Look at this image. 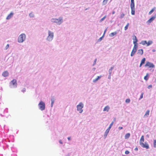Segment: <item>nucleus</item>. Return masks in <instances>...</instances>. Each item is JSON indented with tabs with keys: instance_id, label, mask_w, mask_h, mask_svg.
Instances as JSON below:
<instances>
[{
	"instance_id": "nucleus-1",
	"label": "nucleus",
	"mask_w": 156,
	"mask_h": 156,
	"mask_svg": "<svg viewBox=\"0 0 156 156\" xmlns=\"http://www.w3.org/2000/svg\"><path fill=\"white\" fill-rule=\"evenodd\" d=\"M51 22L52 23H55L57 25H60L63 22V17L60 16L58 18H52L51 20Z\"/></svg>"
},
{
	"instance_id": "nucleus-2",
	"label": "nucleus",
	"mask_w": 156,
	"mask_h": 156,
	"mask_svg": "<svg viewBox=\"0 0 156 156\" xmlns=\"http://www.w3.org/2000/svg\"><path fill=\"white\" fill-rule=\"evenodd\" d=\"M48 36L46 38V40L48 42H51L54 37V32L50 30H48Z\"/></svg>"
},
{
	"instance_id": "nucleus-3",
	"label": "nucleus",
	"mask_w": 156,
	"mask_h": 156,
	"mask_svg": "<svg viewBox=\"0 0 156 156\" xmlns=\"http://www.w3.org/2000/svg\"><path fill=\"white\" fill-rule=\"evenodd\" d=\"M26 39V34L24 33L22 34L18 37V42L19 43H22L25 41Z\"/></svg>"
},
{
	"instance_id": "nucleus-4",
	"label": "nucleus",
	"mask_w": 156,
	"mask_h": 156,
	"mask_svg": "<svg viewBox=\"0 0 156 156\" xmlns=\"http://www.w3.org/2000/svg\"><path fill=\"white\" fill-rule=\"evenodd\" d=\"M17 86V81L15 79H14L12 80L9 83V87L11 88H15Z\"/></svg>"
},
{
	"instance_id": "nucleus-5",
	"label": "nucleus",
	"mask_w": 156,
	"mask_h": 156,
	"mask_svg": "<svg viewBox=\"0 0 156 156\" xmlns=\"http://www.w3.org/2000/svg\"><path fill=\"white\" fill-rule=\"evenodd\" d=\"M84 106L82 102H80L79 104L76 106L77 110V111H79L80 113H82L83 112L82 108H83Z\"/></svg>"
},
{
	"instance_id": "nucleus-6",
	"label": "nucleus",
	"mask_w": 156,
	"mask_h": 156,
	"mask_svg": "<svg viewBox=\"0 0 156 156\" xmlns=\"http://www.w3.org/2000/svg\"><path fill=\"white\" fill-rule=\"evenodd\" d=\"M45 104L42 101H41L38 105L39 109L41 111H43L45 109Z\"/></svg>"
},
{
	"instance_id": "nucleus-7",
	"label": "nucleus",
	"mask_w": 156,
	"mask_h": 156,
	"mask_svg": "<svg viewBox=\"0 0 156 156\" xmlns=\"http://www.w3.org/2000/svg\"><path fill=\"white\" fill-rule=\"evenodd\" d=\"M137 45H134V46L133 48V49L131 54L130 55L132 57L134 55V54H135V53H136L137 50Z\"/></svg>"
},
{
	"instance_id": "nucleus-8",
	"label": "nucleus",
	"mask_w": 156,
	"mask_h": 156,
	"mask_svg": "<svg viewBox=\"0 0 156 156\" xmlns=\"http://www.w3.org/2000/svg\"><path fill=\"white\" fill-rule=\"evenodd\" d=\"M144 66L145 67H148L149 68H154L155 66L153 63L149 62L147 61Z\"/></svg>"
},
{
	"instance_id": "nucleus-9",
	"label": "nucleus",
	"mask_w": 156,
	"mask_h": 156,
	"mask_svg": "<svg viewBox=\"0 0 156 156\" xmlns=\"http://www.w3.org/2000/svg\"><path fill=\"white\" fill-rule=\"evenodd\" d=\"M133 43L134 45H137V42L138 41V39L134 34H133Z\"/></svg>"
},
{
	"instance_id": "nucleus-10",
	"label": "nucleus",
	"mask_w": 156,
	"mask_h": 156,
	"mask_svg": "<svg viewBox=\"0 0 156 156\" xmlns=\"http://www.w3.org/2000/svg\"><path fill=\"white\" fill-rule=\"evenodd\" d=\"M156 14L151 17L148 20H147V23H150L152 22L156 18Z\"/></svg>"
},
{
	"instance_id": "nucleus-11",
	"label": "nucleus",
	"mask_w": 156,
	"mask_h": 156,
	"mask_svg": "<svg viewBox=\"0 0 156 156\" xmlns=\"http://www.w3.org/2000/svg\"><path fill=\"white\" fill-rule=\"evenodd\" d=\"M142 147L145 148L147 149H148L149 148V146L147 143H142L140 145Z\"/></svg>"
},
{
	"instance_id": "nucleus-12",
	"label": "nucleus",
	"mask_w": 156,
	"mask_h": 156,
	"mask_svg": "<svg viewBox=\"0 0 156 156\" xmlns=\"http://www.w3.org/2000/svg\"><path fill=\"white\" fill-rule=\"evenodd\" d=\"M14 13L13 12H11L7 16L6 19L9 20L13 16Z\"/></svg>"
},
{
	"instance_id": "nucleus-13",
	"label": "nucleus",
	"mask_w": 156,
	"mask_h": 156,
	"mask_svg": "<svg viewBox=\"0 0 156 156\" xmlns=\"http://www.w3.org/2000/svg\"><path fill=\"white\" fill-rule=\"evenodd\" d=\"M2 75L4 77H7L9 75V73L7 71H4L2 73Z\"/></svg>"
},
{
	"instance_id": "nucleus-14",
	"label": "nucleus",
	"mask_w": 156,
	"mask_h": 156,
	"mask_svg": "<svg viewBox=\"0 0 156 156\" xmlns=\"http://www.w3.org/2000/svg\"><path fill=\"white\" fill-rule=\"evenodd\" d=\"M137 54L138 55H142L143 54V50L142 49H140L138 50Z\"/></svg>"
},
{
	"instance_id": "nucleus-15",
	"label": "nucleus",
	"mask_w": 156,
	"mask_h": 156,
	"mask_svg": "<svg viewBox=\"0 0 156 156\" xmlns=\"http://www.w3.org/2000/svg\"><path fill=\"white\" fill-rule=\"evenodd\" d=\"M149 112H150V110H148L146 112L144 116V118H145L147 117H148L149 116Z\"/></svg>"
},
{
	"instance_id": "nucleus-16",
	"label": "nucleus",
	"mask_w": 156,
	"mask_h": 156,
	"mask_svg": "<svg viewBox=\"0 0 156 156\" xmlns=\"http://www.w3.org/2000/svg\"><path fill=\"white\" fill-rule=\"evenodd\" d=\"M144 141V137L143 135L140 138V144L141 145L142 143H143V142Z\"/></svg>"
},
{
	"instance_id": "nucleus-17",
	"label": "nucleus",
	"mask_w": 156,
	"mask_h": 156,
	"mask_svg": "<svg viewBox=\"0 0 156 156\" xmlns=\"http://www.w3.org/2000/svg\"><path fill=\"white\" fill-rule=\"evenodd\" d=\"M130 7L131 9H135L134 1H131Z\"/></svg>"
},
{
	"instance_id": "nucleus-18",
	"label": "nucleus",
	"mask_w": 156,
	"mask_h": 156,
	"mask_svg": "<svg viewBox=\"0 0 156 156\" xmlns=\"http://www.w3.org/2000/svg\"><path fill=\"white\" fill-rule=\"evenodd\" d=\"M110 109V107L108 105L105 106L103 109V111L108 112Z\"/></svg>"
},
{
	"instance_id": "nucleus-19",
	"label": "nucleus",
	"mask_w": 156,
	"mask_h": 156,
	"mask_svg": "<svg viewBox=\"0 0 156 156\" xmlns=\"http://www.w3.org/2000/svg\"><path fill=\"white\" fill-rule=\"evenodd\" d=\"M156 8L155 7H153L151 10L148 13L149 15H151L156 9Z\"/></svg>"
},
{
	"instance_id": "nucleus-20",
	"label": "nucleus",
	"mask_w": 156,
	"mask_h": 156,
	"mask_svg": "<svg viewBox=\"0 0 156 156\" xmlns=\"http://www.w3.org/2000/svg\"><path fill=\"white\" fill-rule=\"evenodd\" d=\"M114 66H113L111 67V68L108 70V74L111 75V74L112 73V72L113 69H114Z\"/></svg>"
},
{
	"instance_id": "nucleus-21",
	"label": "nucleus",
	"mask_w": 156,
	"mask_h": 156,
	"mask_svg": "<svg viewBox=\"0 0 156 156\" xmlns=\"http://www.w3.org/2000/svg\"><path fill=\"white\" fill-rule=\"evenodd\" d=\"M101 77H102L101 76H98L97 78L93 80V82L94 83L96 82Z\"/></svg>"
},
{
	"instance_id": "nucleus-22",
	"label": "nucleus",
	"mask_w": 156,
	"mask_h": 156,
	"mask_svg": "<svg viewBox=\"0 0 156 156\" xmlns=\"http://www.w3.org/2000/svg\"><path fill=\"white\" fill-rule=\"evenodd\" d=\"M109 131L108 130L106 129L105 132V134L104 135V139H105L106 138Z\"/></svg>"
},
{
	"instance_id": "nucleus-23",
	"label": "nucleus",
	"mask_w": 156,
	"mask_h": 156,
	"mask_svg": "<svg viewBox=\"0 0 156 156\" xmlns=\"http://www.w3.org/2000/svg\"><path fill=\"white\" fill-rule=\"evenodd\" d=\"M130 136V134L129 133H126L125 136V139H128Z\"/></svg>"
},
{
	"instance_id": "nucleus-24",
	"label": "nucleus",
	"mask_w": 156,
	"mask_h": 156,
	"mask_svg": "<svg viewBox=\"0 0 156 156\" xmlns=\"http://www.w3.org/2000/svg\"><path fill=\"white\" fill-rule=\"evenodd\" d=\"M51 107H52L53 106V104L55 101V99L54 98H51Z\"/></svg>"
},
{
	"instance_id": "nucleus-25",
	"label": "nucleus",
	"mask_w": 156,
	"mask_h": 156,
	"mask_svg": "<svg viewBox=\"0 0 156 156\" xmlns=\"http://www.w3.org/2000/svg\"><path fill=\"white\" fill-rule=\"evenodd\" d=\"M117 34V32H115L111 33L109 34V35L110 37H112L115 36V35H116Z\"/></svg>"
},
{
	"instance_id": "nucleus-26",
	"label": "nucleus",
	"mask_w": 156,
	"mask_h": 156,
	"mask_svg": "<svg viewBox=\"0 0 156 156\" xmlns=\"http://www.w3.org/2000/svg\"><path fill=\"white\" fill-rule=\"evenodd\" d=\"M153 43V42L151 41H148V42H147V46H149L151 44Z\"/></svg>"
},
{
	"instance_id": "nucleus-27",
	"label": "nucleus",
	"mask_w": 156,
	"mask_h": 156,
	"mask_svg": "<svg viewBox=\"0 0 156 156\" xmlns=\"http://www.w3.org/2000/svg\"><path fill=\"white\" fill-rule=\"evenodd\" d=\"M147 43V41H142L140 43V44H142L143 45H145Z\"/></svg>"
},
{
	"instance_id": "nucleus-28",
	"label": "nucleus",
	"mask_w": 156,
	"mask_h": 156,
	"mask_svg": "<svg viewBox=\"0 0 156 156\" xmlns=\"http://www.w3.org/2000/svg\"><path fill=\"white\" fill-rule=\"evenodd\" d=\"M131 14L132 15H134L135 13V9H131Z\"/></svg>"
},
{
	"instance_id": "nucleus-29",
	"label": "nucleus",
	"mask_w": 156,
	"mask_h": 156,
	"mask_svg": "<svg viewBox=\"0 0 156 156\" xmlns=\"http://www.w3.org/2000/svg\"><path fill=\"white\" fill-rule=\"evenodd\" d=\"M145 61H146V58H144L141 60L140 63H142L143 64H144L145 63Z\"/></svg>"
},
{
	"instance_id": "nucleus-30",
	"label": "nucleus",
	"mask_w": 156,
	"mask_h": 156,
	"mask_svg": "<svg viewBox=\"0 0 156 156\" xmlns=\"http://www.w3.org/2000/svg\"><path fill=\"white\" fill-rule=\"evenodd\" d=\"M29 16L30 18H32L34 17V15L32 12H31L29 14Z\"/></svg>"
},
{
	"instance_id": "nucleus-31",
	"label": "nucleus",
	"mask_w": 156,
	"mask_h": 156,
	"mask_svg": "<svg viewBox=\"0 0 156 156\" xmlns=\"http://www.w3.org/2000/svg\"><path fill=\"white\" fill-rule=\"evenodd\" d=\"M129 23H127V24H126V26L124 28L125 30H126L128 29V27L129 26Z\"/></svg>"
},
{
	"instance_id": "nucleus-32",
	"label": "nucleus",
	"mask_w": 156,
	"mask_h": 156,
	"mask_svg": "<svg viewBox=\"0 0 156 156\" xmlns=\"http://www.w3.org/2000/svg\"><path fill=\"white\" fill-rule=\"evenodd\" d=\"M106 16H105L103 17L100 20V22H101L103 21L106 18Z\"/></svg>"
},
{
	"instance_id": "nucleus-33",
	"label": "nucleus",
	"mask_w": 156,
	"mask_h": 156,
	"mask_svg": "<svg viewBox=\"0 0 156 156\" xmlns=\"http://www.w3.org/2000/svg\"><path fill=\"white\" fill-rule=\"evenodd\" d=\"M153 145L154 147H156V140H154V142H153Z\"/></svg>"
},
{
	"instance_id": "nucleus-34",
	"label": "nucleus",
	"mask_w": 156,
	"mask_h": 156,
	"mask_svg": "<svg viewBox=\"0 0 156 156\" xmlns=\"http://www.w3.org/2000/svg\"><path fill=\"white\" fill-rule=\"evenodd\" d=\"M97 58H95L94 61V62H93V64L92 65V66H94L96 64V62H97Z\"/></svg>"
},
{
	"instance_id": "nucleus-35",
	"label": "nucleus",
	"mask_w": 156,
	"mask_h": 156,
	"mask_svg": "<svg viewBox=\"0 0 156 156\" xmlns=\"http://www.w3.org/2000/svg\"><path fill=\"white\" fill-rule=\"evenodd\" d=\"M124 16H125L124 14V13H122L121 14L120 16H119V18L120 19H122V18H123V17H124Z\"/></svg>"
},
{
	"instance_id": "nucleus-36",
	"label": "nucleus",
	"mask_w": 156,
	"mask_h": 156,
	"mask_svg": "<svg viewBox=\"0 0 156 156\" xmlns=\"http://www.w3.org/2000/svg\"><path fill=\"white\" fill-rule=\"evenodd\" d=\"M130 100L128 98L126 99L125 102L126 103H128L130 102Z\"/></svg>"
},
{
	"instance_id": "nucleus-37",
	"label": "nucleus",
	"mask_w": 156,
	"mask_h": 156,
	"mask_svg": "<svg viewBox=\"0 0 156 156\" xmlns=\"http://www.w3.org/2000/svg\"><path fill=\"white\" fill-rule=\"evenodd\" d=\"M9 47V44H8L5 47L4 49L5 50H7Z\"/></svg>"
},
{
	"instance_id": "nucleus-38",
	"label": "nucleus",
	"mask_w": 156,
	"mask_h": 156,
	"mask_svg": "<svg viewBox=\"0 0 156 156\" xmlns=\"http://www.w3.org/2000/svg\"><path fill=\"white\" fill-rule=\"evenodd\" d=\"M108 0H104L103 1V4L105 5L106 4L107 2L108 1Z\"/></svg>"
},
{
	"instance_id": "nucleus-39",
	"label": "nucleus",
	"mask_w": 156,
	"mask_h": 156,
	"mask_svg": "<svg viewBox=\"0 0 156 156\" xmlns=\"http://www.w3.org/2000/svg\"><path fill=\"white\" fill-rule=\"evenodd\" d=\"M143 94H144V93H142L141 94V95L140 96V98L139 99V100H140L141 99H142V98H143Z\"/></svg>"
},
{
	"instance_id": "nucleus-40",
	"label": "nucleus",
	"mask_w": 156,
	"mask_h": 156,
	"mask_svg": "<svg viewBox=\"0 0 156 156\" xmlns=\"http://www.w3.org/2000/svg\"><path fill=\"white\" fill-rule=\"evenodd\" d=\"M103 36H104V35H103V36L102 37H100L98 39V41H101L102 40V38H103Z\"/></svg>"
},
{
	"instance_id": "nucleus-41",
	"label": "nucleus",
	"mask_w": 156,
	"mask_h": 156,
	"mask_svg": "<svg viewBox=\"0 0 156 156\" xmlns=\"http://www.w3.org/2000/svg\"><path fill=\"white\" fill-rule=\"evenodd\" d=\"M129 152L128 151L126 150L125 152V154H129Z\"/></svg>"
},
{
	"instance_id": "nucleus-42",
	"label": "nucleus",
	"mask_w": 156,
	"mask_h": 156,
	"mask_svg": "<svg viewBox=\"0 0 156 156\" xmlns=\"http://www.w3.org/2000/svg\"><path fill=\"white\" fill-rule=\"evenodd\" d=\"M144 79L145 80H148V77L145 76L144 77Z\"/></svg>"
},
{
	"instance_id": "nucleus-43",
	"label": "nucleus",
	"mask_w": 156,
	"mask_h": 156,
	"mask_svg": "<svg viewBox=\"0 0 156 156\" xmlns=\"http://www.w3.org/2000/svg\"><path fill=\"white\" fill-rule=\"evenodd\" d=\"M152 87V85H149L148 86L147 88L148 89H150V88H151Z\"/></svg>"
},
{
	"instance_id": "nucleus-44",
	"label": "nucleus",
	"mask_w": 156,
	"mask_h": 156,
	"mask_svg": "<svg viewBox=\"0 0 156 156\" xmlns=\"http://www.w3.org/2000/svg\"><path fill=\"white\" fill-rule=\"evenodd\" d=\"M26 89L25 88H24L22 90V91L23 92H24L26 91Z\"/></svg>"
},
{
	"instance_id": "nucleus-45",
	"label": "nucleus",
	"mask_w": 156,
	"mask_h": 156,
	"mask_svg": "<svg viewBox=\"0 0 156 156\" xmlns=\"http://www.w3.org/2000/svg\"><path fill=\"white\" fill-rule=\"evenodd\" d=\"M111 78V75L108 74V79H110Z\"/></svg>"
},
{
	"instance_id": "nucleus-46",
	"label": "nucleus",
	"mask_w": 156,
	"mask_h": 156,
	"mask_svg": "<svg viewBox=\"0 0 156 156\" xmlns=\"http://www.w3.org/2000/svg\"><path fill=\"white\" fill-rule=\"evenodd\" d=\"M114 123V122H112L111 124H110V126H111V127H112V125H113V124Z\"/></svg>"
},
{
	"instance_id": "nucleus-47",
	"label": "nucleus",
	"mask_w": 156,
	"mask_h": 156,
	"mask_svg": "<svg viewBox=\"0 0 156 156\" xmlns=\"http://www.w3.org/2000/svg\"><path fill=\"white\" fill-rule=\"evenodd\" d=\"M59 142L61 144H63V142H62L61 140H59Z\"/></svg>"
},
{
	"instance_id": "nucleus-48",
	"label": "nucleus",
	"mask_w": 156,
	"mask_h": 156,
	"mask_svg": "<svg viewBox=\"0 0 156 156\" xmlns=\"http://www.w3.org/2000/svg\"><path fill=\"white\" fill-rule=\"evenodd\" d=\"M111 127L109 126V127H108V128L107 129L109 131L110 129H111Z\"/></svg>"
},
{
	"instance_id": "nucleus-49",
	"label": "nucleus",
	"mask_w": 156,
	"mask_h": 156,
	"mask_svg": "<svg viewBox=\"0 0 156 156\" xmlns=\"http://www.w3.org/2000/svg\"><path fill=\"white\" fill-rule=\"evenodd\" d=\"M67 139L69 140H71V137H67Z\"/></svg>"
},
{
	"instance_id": "nucleus-50",
	"label": "nucleus",
	"mask_w": 156,
	"mask_h": 156,
	"mask_svg": "<svg viewBox=\"0 0 156 156\" xmlns=\"http://www.w3.org/2000/svg\"><path fill=\"white\" fill-rule=\"evenodd\" d=\"M122 129H123V128H122V127H119V129L120 130Z\"/></svg>"
},
{
	"instance_id": "nucleus-51",
	"label": "nucleus",
	"mask_w": 156,
	"mask_h": 156,
	"mask_svg": "<svg viewBox=\"0 0 156 156\" xmlns=\"http://www.w3.org/2000/svg\"><path fill=\"white\" fill-rule=\"evenodd\" d=\"M95 69H96V68H93L92 69V70L93 71H94L95 70Z\"/></svg>"
},
{
	"instance_id": "nucleus-52",
	"label": "nucleus",
	"mask_w": 156,
	"mask_h": 156,
	"mask_svg": "<svg viewBox=\"0 0 156 156\" xmlns=\"http://www.w3.org/2000/svg\"><path fill=\"white\" fill-rule=\"evenodd\" d=\"M143 64H142V63H140V65L139 66V67H141L143 65Z\"/></svg>"
},
{
	"instance_id": "nucleus-53",
	"label": "nucleus",
	"mask_w": 156,
	"mask_h": 156,
	"mask_svg": "<svg viewBox=\"0 0 156 156\" xmlns=\"http://www.w3.org/2000/svg\"><path fill=\"white\" fill-rule=\"evenodd\" d=\"M149 76V73H147L146 74V76H147L148 77V76Z\"/></svg>"
},
{
	"instance_id": "nucleus-54",
	"label": "nucleus",
	"mask_w": 156,
	"mask_h": 156,
	"mask_svg": "<svg viewBox=\"0 0 156 156\" xmlns=\"http://www.w3.org/2000/svg\"><path fill=\"white\" fill-rule=\"evenodd\" d=\"M138 150V148H137V147H136V148L135 149V151H137V150Z\"/></svg>"
},
{
	"instance_id": "nucleus-55",
	"label": "nucleus",
	"mask_w": 156,
	"mask_h": 156,
	"mask_svg": "<svg viewBox=\"0 0 156 156\" xmlns=\"http://www.w3.org/2000/svg\"><path fill=\"white\" fill-rule=\"evenodd\" d=\"M115 11H113L112 12V14H115Z\"/></svg>"
},
{
	"instance_id": "nucleus-56",
	"label": "nucleus",
	"mask_w": 156,
	"mask_h": 156,
	"mask_svg": "<svg viewBox=\"0 0 156 156\" xmlns=\"http://www.w3.org/2000/svg\"><path fill=\"white\" fill-rule=\"evenodd\" d=\"M106 30H105V31H104V34H103V35H104V34H105V32H106Z\"/></svg>"
},
{
	"instance_id": "nucleus-57",
	"label": "nucleus",
	"mask_w": 156,
	"mask_h": 156,
	"mask_svg": "<svg viewBox=\"0 0 156 156\" xmlns=\"http://www.w3.org/2000/svg\"><path fill=\"white\" fill-rule=\"evenodd\" d=\"M152 51L153 52H154L155 51V50L154 49H153L152 50Z\"/></svg>"
},
{
	"instance_id": "nucleus-58",
	"label": "nucleus",
	"mask_w": 156,
	"mask_h": 156,
	"mask_svg": "<svg viewBox=\"0 0 156 156\" xmlns=\"http://www.w3.org/2000/svg\"><path fill=\"white\" fill-rule=\"evenodd\" d=\"M131 1H134V0H131Z\"/></svg>"
},
{
	"instance_id": "nucleus-59",
	"label": "nucleus",
	"mask_w": 156,
	"mask_h": 156,
	"mask_svg": "<svg viewBox=\"0 0 156 156\" xmlns=\"http://www.w3.org/2000/svg\"><path fill=\"white\" fill-rule=\"evenodd\" d=\"M126 156V155H123V156Z\"/></svg>"
}]
</instances>
